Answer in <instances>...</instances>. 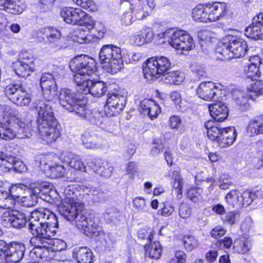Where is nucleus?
Segmentation results:
<instances>
[{
  "instance_id": "603ef678",
  "label": "nucleus",
  "mask_w": 263,
  "mask_h": 263,
  "mask_svg": "<svg viewBox=\"0 0 263 263\" xmlns=\"http://www.w3.org/2000/svg\"><path fill=\"white\" fill-rule=\"evenodd\" d=\"M186 261V254L181 251L175 252L174 256L172 257L167 263H185Z\"/></svg>"
},
{
  "instance_id": "338daca9",
  "label": "nucleus",
  "mask_w": 263,
  "mask_h": 263,
  "mask_svg": "<svg viewBox=\"0 0 263 263\" xmlns=\"http://www.w3.org/2000/svg\"><path fill=\"white\" fill-rule=\"evenodd\" d=\"M132 15L133 13L132 10L129 9L128 11H125L121 16V22L122 24L127 26L131 25L132 23L135 21Z\"/></svg>"
},
{
  "instance_id": "4be33fe9",
  "label": "nucleus",
  "mask_w": 263,
  "mask_h": 263,
  "mask_svg": "<svg viewBox=\"0 0 263 263\" xmlns=\"http://www.w3.org/2000/svg\"><path fill=\"white\" fill-rule=\"evenodd\" d=\"M218 143L221 147H227L232 145L236 140L237 134L235 128L231 126L222 128Z\"/></svg>"
},
{
  "instance_id": "bf43d9fd",
  "label": "nucleus",
  "mask_w": 263,
  "mask_h": 263,
  "mask_svg": "<svg viewBox=\"0 0 263 263\" xmlns=\"http://www.w3.org/2000/svg\"><path fill=\"white\" fill-rule=\"evenodd\" d=\"M233 244V243L231 238L229 237H225L223 239L219 240L217 241L216 245L219 249H228L231 248Z\"/></svg>"
},
{
  "instance_id": "0eeeda50",
  "label": "nucleus",
  "mask_w": 263,
  "mask_h": 263,
  "mask_svg": "<svg viewBox=\"0 0 263 263\" xmlns=\"http://www.w3.org/2000/svg\"><path fill=\"white\" fill-rule=\"evenodd\" d=\"M170 60L164 56H156L148 59L143 65L145 78L148 81L157 79L166 73L171 68Z\"/></svg>"
},
{
  "instance_id": "ddd939ff",
  "label": "nucleus",
  "mask_w": 263,
  "mask_h": 263,
  "mask_svg": "<svg viewBox=\"0 0 263 263\" xmlns=\"http://www.w3.org/2000/svg\"><path fill=\"white\" fill-rule=\"evenodd\" d=\"M61 32L57 28L46 27L40 30L37 39L40 42H44L54 49L59 50L62 47Z\"/></svg>"
},
{
  "instance_id": "39448f33",
  "label": "nucleus",
  "mask_w": 263,
  "mask_h": 263,
  "mask_svg": "<svg viewBox=\"0 0 263 263\" xmlns=\"http://www.w3.org/2000/svg\"><path fill=\"white\" fill-rule=\"evenodd\" d=\"M99 60L107 72L115 74L123 68L121 49L112 44L104 45L99 52Z\"/></svg>"
},
{
  "instance_id": "9b49d317",
  "label": "nucleus",
  "mask_w": 263,
  "mask_h": 263,
  "mask_svg": "<svg viewBox=\"0 0 263 263\" xmlns=\"http://www.w3.org/2000/svg\"><path fill=\"white\" fill-rule=\"evenodd\" d=\"M36 248L31 253L39 256L42 259H51L53 252H59L64 250L67 246L66 243L61 239H52L51 237L49 240L43 243H39L38 245H33Z\"/></svg>"
},
{
  "instance_id": "58836bf2",
  "label": "nucleus",
  "mask_w": 263,
  "mask_h": 263,
  "mask_svg": "<svg viewBox=\"0 0 263 263\" xmlns=\"http://www.w3.org/2000/svg\"><path fill=\"white\" fill-rule=\"evenodd\" d=\"M13 97L12 102L18 106H28L31 102L30 96L26 93L25 88L22 90V92Z\"/></svg>"
},
{
  "instance_id": "0e129e2a",
  "label": "nucleus",
  "mask_w": 263,
  "mask_h": 263,
  "mask_svg": "<svg viewBox=\"0 0 263 263\" xmlns=\"http://www.w3.org/2000/svg\"><path fill=\"white\" fill-rule=\"evenodd\" d=\"M226 233V230L221 226H217L211 231V236L215 239H218L223 236Z\"/></svg>"
},
{
  "instance_id": "a18cd8bd",
  "label": "nucleus",
  "mask_w": 263,
  "mask_h": 263,
  "mask_svg": "<svg viewBox=\"0 0 263 263\" xmlns=\"http://www.w3.org/2000/svg\"><path fill=\"white\" fill-rule=\"evenodd\" d=\"M183 242L185 249L189 251H191L195 249L199 244L198 240L192 235L184 236Z\"/></svg>"
},
{
  "instance_id": "7ed1b4c3",
  "label": "nucleus",
  "mask_w": 263,
  "mask_h": 263,
  "mask_svg": "<svg viewBox=\"0 0 263 263\" xmlns=\"http://www.w3.org/2000/svg\"><path fill=\"white\" fill-rule=\"evenodd\" d=\"M28 228L33 236L30 243L38 245L55 236L58 229V218L54 213L45 209L35 211L28 219Z\"/></svg>"
},
{
  "instance_id": "cd10ccee",
  "label": "nucleus",
  "mask_w": 263,
  "mask_h": 263,
  "mask_svg": "<svg viewBox=\"0 0 263 263\" xmlns=\"http://www.w3.org/2000/svg\"><path fill=\"white\" fill-rule=\"evenodd\" d=\"M208 5L203 6L198 5L192 10V15L195 21L199 22H209L208 13Z\"/></svg>"
},
{
  "instance_id": "4468645a",
  "label": "nucleus",
  "mask_w": 263,
  "mask_h": 263,
  "mask_svg": "<svg viewBox=\"0 0 263 263\" xmlns=\"http://www.w3.org/2000/svg\"><path fill=\"white\" fill-rule=\"evenodd\" d=\"M60 104L65 109L73 114L78 110L85 101L78 98L77 93L68 88H62L59 95Z\"/></svg>"
},
{
  "instance_id": "7c9ffc66",
  "label": "nucleus",
  "mask_w": 263,
  "mask_h": 263,
  "mask_svg": "<svg viewBox=\"0 0 263 263\" xmlns=\"http://www.w3.org/2000/svg\"><path fill=\"white\" fill-rule=\"evenodd\" d=\"M248 132L254 136L263 134V116L251 120L247 127Z\"/></svg>"
},
{
  "instance_id": "f257e3e1",
  "label": "nucleus",
  "mask_w": 263,
  "mask_h": 263,
  "mask_svg": "<svg viewBox=\"0 0 263 263\" xmlns=\"http://www.w3.org/2000/svg\"><path fill=\"white\" fill-rule=\"evenodd\" d=\"M59 76L49 73L42 74L40 85L43 100L34 103L37 112V123L39 136L45 143L52 142L60 136V125L54 117L52 109L53 101L57 99L58 88L56 81Z\"/></svg>"
},
{
  "instance_id": "b1692460",
  "label": "nucleus",
  "mask_w": 263,
  "mask_h": 263,
  "mask_svg": "<svg viewBox=\"0 0 263 263\" xmlns=\"http://www.w3.org/2000/svg\"><path fill=\"white\" fill-rule=\"evenodd\" d=\"M84 27L97 39L102 38L106 31L104 25L100 22H95L90 15Z\"/></svg>"
},
{
  "instance_id": "9d476101",
  "label": "nucleus",
  "mask_w": 263,
  "mask_h": 263,
  "mask_svg": "<svg viewBox=\"0 0 263 263\" xmlns=\"http://www.w3.org/2000/svg\"><path fill=\"white\" fill-rule=\"evenodd\" d=\"M70 70L81 76H90L97 71L95 60L85 55L76 56L70 62Z\"/></svg>"
},
{
  "instance_id": "c756f323",
  "label": "nucleus",
  "mask_w": 263,
  "mask_h": 263,
  "mask_svg": "<svg viewBox=\"0 0 263 263\" xmlns=\"http://www.w3.org/2000/svg\"><path fill=\"white\" fill-rule=\"evenodd\" d=\"M29 63H26L25 61L18 60L14 64L15 72L21 78H26L33 71V68L29 65Z\"/></svg>"
},
{
  "instance_id": "1a4fd4ad",
  "label": "nucleus",
  "mask_w": 263,
  "mask_h": 263,
  "mask_svg": "<svg viewBox=\"0 0 263 263\" xmlns=\"http://www.w3.org/2000/svg\"><path fill=\"white\" fill-rule=\"evenodd\" d=\"M30 190L29 194L22 196L18 201L22 206L31 207L34 206L37 202V198L41 197V194L45 195L51 190V185L47 182L34 181L29 184Z\"/></svg>"
},
{
  "instance_id": "2f4dec72",
  "label": "nucleus",
  "mask_w": 263,
  "mask_h": 263,
  "mask_svg": "<svg viewBox=\"0 0 263 263\" xmlns=\"http://www.w3.org/2000/svg\"><path fill=\"white\" fill-rule=\"evenodd\" d=\"M245 35L254 40H263V27L252 23L245 30Z\"/></svg>"
},
{
  "instance_id": "4d7b16f0",
  "label": "nucleus",
  "mask_w": 263,
  "mask_h": 263,
  "mask_svg": "<svg viewBox=\"0 0 263 263\" xmlns=\"http://www.w3.org/2000/svg\"><path fill=\"white\" fill-rule=\"evenodd\" d=\"M255 81L256 82L251 85L249 89L256 96H259L263 93V82L258 79Z\"/></svg>"
},
{
  "instance_id": "69168bd1",
  "label": "nucleus",
  "mask_w": 263,
  "mask_h": 263,
  "mask_svg": "<svg viewBox=\"0 0 263 263\" xmlns=\"http://www.w3.org/2000/svg\"><path fill=\"white\" fill-rule=\"evenodd\" d=\"M191 210L189 205L186 203H182L179 208V214L182 218H187L191 215Z\"/></svg>"
},
{
  "instance_id": "5701e85b",
  "label": "nucleus",
  "mask_w": 263,
  "mask_h": 263,
  "mask_svg": "<svg viewBox=\"0 0 263 263\" xmlns=\"http://www.w3.org/2000/svg\"><path fill=\"white\" fill-rule=\"evenodd\" d=\"M73 258L78 263H91L93 254L91 250L87 247H77L72 250Z\"/></svg>"
},
{
  "instance_id": "aec40b11",
  "label": "nucleus",
  "mask_w": 263,
  "mask_h": 263,
  "mask_svg": "<svg viewBox=\"0 0 263 263\" xmlns=\"http://www.w3.org/2000/svg\"><path fill=\"white\" fill-rule=\"evenodd\" d=\"M209 111L211 116L216 122H222L228 116V109L222 102H218L209 105Z\"/></svg>"
},
{
  "instance_id": "13d9d810",
  "label": "nucleus",
  "mask_w": 263,
  "mask_h": 263,
  "mask_svg": "<svg viewBox=\"0 0 263 263\" xmlns=\"http://www.w3.org/2000/svg\"><path fill=\"white\" fill-rule=\"evenodd\" d=\"M133 8L132 10L133 14H134L135 17L136 19L138 20H142L144 18L146 17L148 15V12L145 10L144 7L142 6L138 7L137 9L133 10Z\"/></svg>"
},
{
  "instance_id": "473e14b6",
  "label": "nucleus",
  "mask_w": 263,
  "mask_h": 263,
  "mask_svg": "<svg viewBox=\"0 0 263 263\" xmlns=\"http://www.w3.org/2000/svg\"><path fill=\"white\" fill-rule=\"evenodd\" d=\"M145 255L152 259H159L162 254V248L161 245L158 241L151 242L149 246L146 248L145 246Z\"/></svg>"
},
{
  "instance_id": "c9c22d12",
  "label": "nucleus",
  "mask_w": 263,
  "mask_h": 263,
  "mask_svg": "<svg viewBox=\"0 0 263 263\" xmlns=\"http://www.w3.org/2000/svg\"><path fill=\"white\" fill-rule=\"evenodd\" d=\"M81 26L82 28L75 30L71 35L72 40L79 44L86 43L88 34L90 33V32H87V29L84 26Z\"/></svg>"
},
{
  "instance_id": "e2e57ef3",
  "label": "nucleus",
  "mask_w": 263,
  "mask_h": 263,
  "mask_svg": "<svg viewBox=\"0 0 263 263\" xmlns=\"http://www.w3.org/2000/svg\"><path fill=\"white\" fill-rule=\"evenodd\" d=\"M174 211V207L169 203H164L163 207L158 211V214L164 217L170 216Z\"/></svg>"
},
{
  "instance_id": "37998d69",
  "label": "nucleus",
  "mask_w": 263,
  "mask_h": 263,
  "mask_svg": "<svg viewBox=\"0 0 263 263\" xmlns=\"http://www.w3.org/2000/svg\"><path fill=\"white\" fill-rule=\"evenodd\" d=\"M244 73L246 77L251 79L252 80H256L257 79L260 77V74L258 67L248 64L244 67Z\"/></svg>"
},
{
  "instance_id": "6e6552de",
  "label": "nucleus",
  "mask_w": 263,
  "mask_h": 263,
  "mask_svg": "<svg viewBox=\"0 0 263 263\" xmlns=\"http://www.w3.org/2000/svg\"><path fill=\"white\" fill-rule=\"evenodd\" d=\"M222 43V52H220L226 59L240 58L248 50L247 43L242 39L234 36H228Z\"/></svg>"
},
{
  "instance_id": "f8f14e48",
  "label": "nucleus",
  "mask_w": 263,
  "mask_h": 263,
  "mask_svg": "<svg viewBox=\"0 0 263 263\" xmlns=\"http://www.w3.org/2000/svg\"><path fill=\"white\" fill-rule=\"evenodd\" d=\"M126 104V97L121 91L108 93L104 112L108 118L116 116L123 110Z\"/></svg>"
},
{
  "instance_id": "a19ab883",
  "label": "nucleus",
  "mask_w": 263,
  "mask_h": 263,
  "mask_svg": "<svg viewBox=\"0 0 263 263\" xmlns=\"http://www.w3.org/2000/svg\"><path fill=\"white\" fill-rule=\"evenodd\" d=\"M24 89L22 84H11L7 85L5 88V92L6 95L8 97L9 100L12 102V98L15 96L18 95L19 93L22 92V90Z\"/></svg>"
},
{
  "instance_id": "a211bd4d",
  "label": "nucleus",
  "mask_w": 263,
  "mask_h": 263,
  "mask_svg": "<svg viewBox=\"0 0 263 263\" xmlns=\"http://www.w3.org/2000/svg\"><path fill=\"white\" fill-rule=\"evenodd\" d=\"M79 107L78 110H76L74 115H77L83 119L86 120L92 124L101 125L104 121V118L99 112L91 111L86 108V103L84 102Z\"/></svg>"
},
{
  "instance_id": "f03ea898",
  "label": "nucleus",
  "mask_w": 263,
  "mask_h": 263,
  "mask_svg": "<svg viewBox=\"0 0 263 263\" xmlns=\"http://www.w3.org/2000/svg\"><path fill=\"white\" fill-rule=\"evenodd\" d=\"M73 186H68L64 191L65 198L58 207L59 212L68 221L75 220L79 229L83 230L87 235L98 236L101 230V227L91 217V215L81 210V203L75 198Z\"/></svg>"
},
{
  "instance_id": "8fccbe9b",
  "label": "nucleus",
  "mask_w": 263,
  "mask_h": 263,
  "mask_svg": "<svg viewBox=\"0 0 263 263\" xmlns=\"http://www.w3.org/2000/svg\"><path fill=\"white\" fill-rule=\"evenodd\" d=\"M202 189L199 187H194L189 190L187 192L188 198L193 202H198L201 199Z\"/></svg>"
},
{
  "instance_id": "f3484780",
  "label": "nucleus",
  "mask_w": 263,
  "mask_h": 263,
  "mask_svg": "<svg viewBox=\"0 0 263 263\" xmlns=\"http://www.w3.org/2000/svg\"><path fill=\"white\" fill-rule=\"evenodd\" d=\"M218 88L212 82H201L196 90L198 97L205 101H214L218 98Z\"/></svg>"
},
{
  "instance_id": "e433bc0d",
  "label": "nucleus",
  "mask_w": 263,
  "mask_h": 263,
  "mask_svg": "<svg viewBox=\"0 0 263 263\" xmlns=\"http://www.w3.org/2000/svg\"><path fill=\"white\" fill-rule=\"evenodd\" d=\"M26 186L23 184L12 185L9 190L10 197L13 200L12 205H14V201H18L24 193Z\"/></svg>"
},
{
  "instance_id": "ea45409f",
  "label": "nucleus",
  "mask_w": 263,
  "mask_h": 263,
  "mask_svg": "<svg viewBox=\"0 0 263 263\" xmlns=\"http://www.w3.org/2000/svg\"><path fill=\"white\" fill-rule=\"evenodd\" d=\"M84 191L87 193L89 198L94 202H101L104 200V193L98 189L96 187H86Z\"/></svg>"
},
{
  "instance_id": "774afa93",
  "label": "nucleus",
  "mask_w": 263,
  "mask_h": 263,
  "mask_svg": "<svg viewBox=\"0 0 263 263\" xmlns=\"http://www.w3.org/2000/svg\"><path fill=\"white\" fill-rule=\"evenodd\" d=\"M257 147L259 161L256 167L257 168H259L263 166V141H259L257 142Z\"/></svg>"
},
{
  "instance_id": "6ab92c4d",
  "label": "nucleus",
  "mask_w": 263,
  "mask_h": 263,
  "mask_svg": "<svg viewBox=\"0 0 263 263\" xmlns=\"http://www.w3.org/2000/svg\"><path fill=\"white\" fill-rule=\"evenodd\" d=\"M207 10L209 22H215L226 15L227 7L224 3H214L208 4Z\"/></svg>"
},
{
  "instance_id": "393cba45",
  "label": "nucleus",
  "mask_w": 263,
  "mask_h": 263,
  "mask_svg": "<svg viewBox=\"0 0 263 263\" xmlns=\"http://www.w3.org/2000/svg\"><path fill=\"white\" fill-rule=\"evenodd\" d=\"M73 80L77 84V90L78 92L85 94L90 93L92 80L79 74H74Z\"/></svg>"
},
{
  "instance_id": "3c124183",
  "label": "nucleus",
  "mask_w": 263,
  "mask_h": 263,
  "mask_svg": "<svg viewBox=\"0 0 263 263\" xmlns=\"http://www.w3.org/2000/svg\"><path fill=\"white\" fill-rule=\"evenodd\" d=\"M72 2L78 6L90 11H94L96 10V6L92 0H72Z\"/></svg>"
},
{
  "instance_id": "c03bdc74",
  "label": "nucleus",
  "mask_w": 263,
  "mask_h": 263,
  "mask_svg": "<svg viewBox=\"0 0 263 263\" xmlns=\"http://www.w3.org/2000/svg\"><path fill=\"white\" fill-rule=\"evenodd\" d=\"M122 218L121 212L114 208L106 210L104 214V218L108 222L120 221Z\"/></svg>"
},
{
  "instance_id": "4c0bfd02",
  "label": "nucleus",
  "mask_w": 263,
  "mask_h": 263,
  "mask_svg": "<svg viewBox=\"0 0 263 263\" xmlns=\"http://www.w3.org/2000/svg\"><path fill=\"white\" fill-rule=\"evenodd\" d=\"M6 7V12L11 14H18L23 12L26 6L20 1L13 2L8 0Z\"/></svg>"
},
{
  "instance_id": "de8ad7c7",
  "label": "nucleus",
  "mask_w": 263,
  "mask_h": 263,
  "mask_svg": "<svg viewBox=\"0 0 263 263\" xmlns=\"http://www.w3.org/2000/svg\"><path fill=\"white\" fill-rule=\"evenodd\" d=\"M255 194L249 191H244L240 194V206H247L250 205L254 199Z\"/></svg>"
},
{
  "instance_id": "09e8293b",
  "label": "nucleus",
  "mask_w": 263,
  "mask_h": 263,
  "mask_svg": "<svg viewBox=\"0 0 263 263\" xmlns=\"http://www.w3.org/2000/svg\"><path fill=\"white\" fill-rule=\"evenodd\" d=\"M133 205L136 209L139 212H148L149 208L146 204L145 200L141 197H137L133 199Z\"/></svg>"
},
{
  "instance_id": "49530a36",
  "label": "nucleus",
  "mask_w": 263,
  "mask_h": 263,
  "mask_svg": "<svg viewBox=\"0 0 263 263\" xmlns=\"http://www.w3.org/2000/svg\"><path fill=\"white\" fill-rule=\"evenodd\" d=\"M13 203V200L10 197L7 191L0 190V208H10Z\"/></svg>"
},
{
  "instance_id": "bb28decb",
  "label": "nucleus",
  "mask_w": 263,
  "mask_h": 263,
  "mask_svg": "<svg viewBox=\"0 0 263 263\" xmlns=\"http://www.w3.org/2000/svg\"><path fill=\"white\" fill-rule=\"evenodd\" d=\"M204 127L207 130L208 138L212 141H216L218 143L222 128H221L218 123H215L213 120L206 122Z\"/></svg>"
},
{
  "instance_id": "dca6fc26",
  "label": "nucleus",
  "mask_w": 263,
  "mask_h": 263,
  "mask_svg": "<svg viewBox=\"0 0 263 263\" xmlns=\"http://www.w3.org/2000/svg\"><path fill=\"white\" fill-rule=\"evenodd\" d=\"M1 221L3 224H10L16 229L23 228L28 223L26 215L17 211H5L2 216Z\"/></svg>"
},
{
  "instance_id": "2eb2a0df",
  "label": "nucleus",
  "mask_w": 263,
  "mask_h": 263,
  "mask_svg": "<svg viewBox=\"0 0 263 263\" xmlns=\"http://www.w3.org/2000/svg\"><path fill=\"white\" fill-rule=\"evenodd\" d=\"M61 16L67 24L85 26L89 15L80 8L65 7L61 11Z\"/></svg>"
},
{
  "instance_id": "c85d7f7f",
  "label": "nucleus",
  "mask_w": 263,
  "mask_h": 263,
  "mask_svg": "<svg viewBox=\"0 0 263 263\" xmlns=\"http://www.w3.org/2000/svg\"><path fill=\"white\" fill-rule=\"evenodd\" d=\"M251 247L250 242L246 236L236 239L233 243L234 252L239 254H244L248 253Z\"/></svg>"
},
{
  "instance_id": "5fc2aeb1",
  "label": "nucleus",
  "mask_w": 263,
  "mask_h": 263,
  "mask_svg": "<svg viewBox=\"0 0 263 263\" xmlns=\"http://www.w3.org/2000/svg\"><path fill=\"white\" fill-rule=\"evenodd\" d=\"M49 170L51 174L55 177H60L64 175L65 169L60 164H55L49 166Z\"/></svg>"
},
{
  "instance_id": "20e7f679",
  "label": "nucleus",
  "mask_w": 263,
  "mask_h": 263,
  "mask_svg": "<svg viewBox=\"0 0 263 263\" xmlns=\"http://www.w3.org/2000/svg\"><path fill=\"white\" fill-rule=\"evenodd\" d=\"M0 110L4 118L7 117L6 127L3 139L6 140L16 137L18 139L28 138L32 136L29 125L17 117V111L14 108L6 105H1Z\"/></svg>"
},
{
  "instance_id": "864d4df0",
  "label": "nucleus",
  "mask_w": 263,
  "mask_h": 263,
  "mask_svg": "<svg viewBox=\"0 0 263 263\" xmlns=\"http://www.w3.org/2000/svg\"><path fill=\"white\" fill-rule=\"evenodd\" d=\"M238 217L239 213L238 212L235 211H230L226 213L222 219L224 222L230 225H233L236 222Z\"/></svg>"
},
{
  "instance_id": "052dcab7",
  "label": "nucleus",
  "mask_w": 263,
  "mask_h": 263,
  "mask_svg": "<svg viewBox=\"0 0 263 263\" xmlns=\"http://www.w3.org/2000/svg\"><path fill=\"white\" fill-rule=\"evenodd\" d=\"M102 169L99 172V175L105 177H109L111 175L114 171V167L109 163H103Z\"/></svg>"
},
{
  "instance_id": "f704fd0d",
  "label": "nucleus",
  "mask_w": 263,
  "mask_h": 263,
  "mask_svg": "<svg viewBox=\"0 0 263 263\" xmlns=\"http://www.w3.org/2000/svg\"><path fill=\"white\" fill-rule=\"evenodd\" d=\"M164 77L163 82L167 84H179L182 82L183 77L182 73L178 71H174L166 72L162 74Z\"/></svg>"
},
{
  "instance_id": "680f3d73",
  "label": "nucleus",
  "mask_w": 263,
  "mask_h": 263,
  "mask_svg": "<svg viewBox=\"0 0 263 263\" xmlns=\"http://www.w3.org/2000/svg\"><path fill=\"white\" fill-rule=\"evenodd\" d=\"M142 36L145 40V43H149L153 40L154 34L152 28L149 27H144L140 31Z\"/></svg>"
},
{
  "instance_id": "79ce46f5",
  "label": "nucleus",
  "mask_w": 263,
  "mask_h": 263,
  "mask_svg": "<svg viewBox=\"0 0 263 263\" xmlns=\"http://www.w3.org/2000/svg\"><path fill=\"white\" fill-rule=\"evenodd\" d=\"M239 193L236 190H232L226 196L227 203L232 207L240 206Z\"/></svg>"
},
{
  "instance_id": "423d86ee",
  "label": "nucleus",
  "mask_w": 263,
  "mask_h": 263,
  "mask_svg": "<svg viewBox=\"0 0 263 263\" xmlns=\"http://www.w3.org/2000/svg\"><path fill=\"white\" fill-rule=\"evenodd\" d=\"M158 36L164 39L173 48L177 50H190L194 47V41L190 35L182 30L168 28L160 33Z\"/></svg>"
},
{
  "instance_id": "a878e982",
  "label": "nucleus",
  "mask_w": 263,
  "mask_h": 263,
  "mask_svg": "<svg viewBox=\"0 0 263 263\" xmlns=\"http://www.w3.org/2000/svg\"><path fill=\"white\" fill-rule=\"evenodd\" d=\"M81 141L86 148H96L99 146V139L95 132L86 131L81 135Z\"/></svg>"
},
{
  "instance_id": "412c9836",
  "label": "nucleus",
  "mask_w": 263,
  "mask_h": 263,
  "mask_svg": "<svg viewBox=\"0 0 263 263\" xmlns=\"http://www.w3.org/2000/svg\"><path fill=\"white\" fill-rule=\"evenodd\" d=\"M61 159L71 167L83 172H86V167L80 157L77 154L69 152H63L61 155Z\"/></svg>"
},
{
  "instance_id": "6e6d98bb",
  "label": "nucleus",
  "mask_w": 263,
  "mask_h": 263,
  "mask_svg": "<svg viewBox=\"0 0 263 263\" xmlns=\"http://www.w3.org/2000/svg\"><path fill=\"white\" fill-rule=\"evenodd\" d=\"M151 104V107L147 112L146 115L148 116L152 120H153L157 118L161 111L159 105L157 104L155 101H154Z\"/></svg>"
},
{
  "instance_id": "72a5a7b5",
  "label": "nucleus",
  "mask_w": 263,
  "mask_h": 263,
  "mask_svg": "<svg viewBox=\"0 0 263 263\" xmlns=\"http://www.w3.org/2000/svg\"><path fill=\"white\" fill-rule=\"evenodd\" d=\"M107 90V85L101 81H92L90 89V94L96 97L104 96Z\"/></svg>"
}]
</instances>
